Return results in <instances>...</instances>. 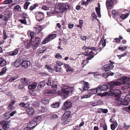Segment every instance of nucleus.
<instances>
[{
  "label": "nucleus",
  "mask_w": 130,
  "mask_h": 130,
  "mask_svg": "<svg viewBox=\"0 0 130 130\" xmlns=\"http://www.w3.org/2000/svg\"><path fill=\"white\" fill-rule=\"evenodd\" d=\"M124 84L130 85V78L125 77H122L116 81H111L107 83V84L110 88L113 87L115 86H119Z\"/></svg>",
  "instance_id": "f257e3e1"
},
{
  "label": "nucleus",
  "mask_w": 130,
  "mask_h": 130,
  "mask_svg": "<svg viewBox=\"0 0 130 130\" xmlns=\"http://www.w3.org/2000/svg\"><path fill=\"white\" fill-rule=\"evenodd\" d=\"M73 90V87L67 86H64L61 87V89L57 92V94L63 99H65L68 97Z\"/></svg>",
  "instance_id": "f03ea898"
},
{
  "label": "nucleus",
  "mask_w": 130,
  "mask_h": 130,
  "mask_svg": "<svg viewBox=\"0 0 130 130\" xmlns=\"http://www.w3.org/2000/svg\"><path fill=\"white\" fill-rule=\"evenodd\" d=\"M115 103L118 105H127L130 102V94H129L124 98V100L120 98H116Z\"/></svg>",
  "instance_id": "7ed1b4c3"
},
{
  "label": "nucleus",
  "mask_w": 130,
  "mask_h": 130,
  "mask_svg": "<svg viewBox=\"0 0 130 130\" xmlns=\"http://www.w3.org/2000/svg\"><path fill=\"white\" fill-rule=\"evenodd\" d=\"M121 94L120 91L118 89H110L108 91V95L110 96L114 95L116 98H120Z\"/></svg>",
  "instance_id": "20e7f679"
},
{
  "label": "nucleus",
  "mask_w": 130,
  "mask_h": 130,
  "mask_svg": "<svg viewBox=\"0 0 130 130\" xmlns=\"http://www.w3.org/2000/svg\"><path fill=\"white\" fill-rule=\"evenodd\" d=\"M57 85L56 84L52 85V89H46L44 91V94L46 95L49 94H53L55 93L57 89Z\"/></svg>",
  "instance_id": "39448f33"
},
{
  "label": "nucleus",
  "mask_w": 130,
  "mask_h": 130,
  "mask_svg": "<svg viewBox=\"0 0 130 130\" xmlns=\"http://www.w3.org/2000/svg\"><path fill=\"white\" fill-rule=\"evenodd\" d=\"M41 42L40 38L39 37H35L34 40H32V43L33 44V48L36 49L39 46Z\"/></svg>",
  "instance_id": "423d86ee"
},
{
  "label": "nucleus",
  "mask_w": 130,
  "mask_h": 130,
  "mask_svg": "<svg viewBox=\"0 0 130 130\" xmlns=\"http://www.w3.org/2000/svg\"><path fill=\"white\" fill-rule=\"evenodd\" d=\"M70 6L68 3H62L60 5V9L62 12L65 11L67 9H70Z\"/></svg>",
  "instance_id": "0eeeda50"
},
{
  "label": "nucleus",
  "mask_w": 130,
  "mask_h": 130,
  "mask_svg": "<svg viewBox=\"0 0 130 130\" xmlns=\"http://www.w3.org/2000/svg\"><path fill=\"white\" fill-rule=\"evenodd\" d=\"M81 83L82 85V88H79V89L82 92H83L85 90H88V89L90 87L89 83L84 81H82Z\"/></svg>",
  "instance_id": "6e6552de"
},
{
  "label": "nucleus",
  "mask_w": 130,
  "mask_h": 130,
  "mask_svg": "<svg viewBox=\"0 0 130 130\" xmlns=\"http://www.w3.org/2000/svg\"><path fill=\"white\" fill-rule=\"evenodd\" d=\"M56 36L55 34H50L45 38L42 41L43 44H45L48 42L49 41L52 40Z\"/></svg>",
  "instance_id": "1a4fd4ad"
},
{
  "label": "nucleus",
  "mask_w": 130,
  "mask_h": 130,
  "mask_svg": "<svg viewBox=\"0 0 130 130\" xmlns=\"http://www.w3.org/2000/svg\"><path fill=\"white\" fill-rule=\"evenodd\" d=\"M72 105V103L70 102L67 101L64 103L62 109L64 110H69L71 108Z\"/></svg>",
  "instance_id": "9d476101"
},
{
  "label": "nucleus",
  "mask_w": 130,
  "mask_h": 130,
  "mask_svg": "<svg viewBox=\"0 0 130 130\" xmlns=\"http://www.w3.org/2000/svg\"><path fill=\"white\" fill-rule=\"evenodd\" d=\"M35 15L36 20L39 21L42 20L44 16V13L41 11L37 12L36 13Z\"/></svg>",
  "instance_id": "9b49d317"
},
{
  "label": "nucleus",
  "mask_w": 130,
  "mask_h": 130,
  "mask_svg": "<svg viewBox=\"0 0 130 130\" xmlns=\"http://www.w3.org/2000/svg\"><path fill=\"white\" fill-rule=\"evenodd\" d=\"M113 67V65L109 64L104 66L101 68V69L102 70L106 71V72H108L110 71L109 70L112 69Z\"/></svg>",
  "instance_id": "f8f14e48"
},
{
  "label": "nucleus",
  "mask_w": 130,
  "mask_h": 130,
  "mask_svg": "<svg viewBox=\"0 0 130 130\" xmlns=\"http://www.w3.org/2000/svg\"><path fill=\"white\" fill-rule=\"evenodd\" d=\"M1 125L3 126V128L5 130L8 129L10 126L8 124V122L5 121H2L0 122Z\"/></svg>",
  "instance_id": "ddd939ff"
},
{
  "label": "nucleus",
  "mask_w": 130,
  "mask_h": 130,
  "mask_svg": "<svg viewBox=\"0 0 130 130\" xmlns=\"http://www.w3.org/2000/svg\"><path fill=\"white\" fill-rule=\"evenodd\" d=\"M114 0H107L106 2V6L107 8L110 9L112 8Z\"/></svg>",
  "instance_id": "4468645a"
},
{
  "label": "nucleus",
  "mask_w": 130,
  "mask_h": 130,
  "mask_svg": "<svg viewBox=\"0 0 130 130\" xmlns=\"http://www.w3.org/2000/svg\"><path fill=\"white\" fill-rule=\"evenodd\" d=\"M22 60L23 61L21 65L22 67L26 68L30 66V61L27 60Z\"/></svg>",
  "instance_id": "2eb2a0df"
},
{
  "label": "nucleus",
  "mask_w": 130,
  "mask_h": 130,
  "mask_svg": "<svg viewBox=\"0 0 130 130\" xmlns=\"http://www.w3.org/2000/svg\"><path fill=\"white\" fill-rule=\"evenodd\" d=\"M21 81L23 84L25 86L29 85L31 82L29 79L26 78L21 79Z\"/></svg>",
  "instance_id": "dca6fc26"
},
{
  "label": "nucleus",
  "mask_w": 130,
  "mask_h": 130,
  "mask_svg": "<svg viewBox=\"0 0 130 130\" xmlns=\"http://www.w3.org/2000/svg\"><path fill=\"white\" fill-rule=\"evenodd\" d=\"M26 111L28 114L30 115L34 114L35 112L34 109L32 107H29L26 109Z\"/></svg>",
  "instance_id": "f3484780"
},
{
  "label": "nucleus",
  "mask_w": 130,
  "mask_h": 130,
  "mask_svg": "<svg viewBox=\"0 0 130 130\" xmlns=\"http://www.w3.org/2000/svg\"><path fill=\"white\" fill-rule=\"evenodd\" d=\"M37 125L35 121H31L29 123H28V125L31 129L32 130Z\"/></svg>",
  "instance_id": "a211bd4d"
},
{
  "label": "nucleus",
  "mask_w": 130,
  "mask_h": 130,
  "mask_svg": "<svg viewBox=\"0 0 130 130\" xmlns=\"http://www.w3.org/2000/svg\"><path fill=\"white\" fill-rule=\"evenodd\" d=\"M23 61L21 59H18L14 62V65L16 67H18L21 64Z\"/></svg>",
  "instance_id": "6ab92c4d"
},
{
  "label": "nucleus",
  "mask_w": 130,
  "mask_h": 130,
  "mask_svg": "<svg viewBox=\"0 0 130 130\" xmlns=\"http://www.w3.org/2000/svg\"><path fill=\"white\" fill-rule=\"evenodd\" d=\"M108 86L106 85H103L101 86H99L97 88L101 91H106L108 89Z\"/></svg>",
  "instance_id": "aec40b11"
},
{
  "label": "nucleus",
  "mask_w": 130,
  "mask_h": 130,
  "mask_svg": "<svg viewBox=\"0 0 130 130\" xmlns=\"http://www.w3.org/2000/svg\"><path fill=\"white\" fill-rule=\"evenodd\" d=\"M114 74L113 73L111 72L110 71H108V72H106L105 73L102 74V75L104 78H106L109 76H112Z\"/></svg>",
  "instance_id": "412c9836"
},
{
  "label": "nucleus",
  "mask_w": 130,
  "mask_h": 130,
  "mask_svg": "<svg viewBox=\"0 0 130 130\" xmlns=\"http://www.w3.org/2000/svg\"><path fill=\"white\" fill-rule=\"evenodd\" d=\"M98 88L97 87L95 88L92 89L88 90V92L90 94H94L98 92Z\"/></svg>",
  "instance_id": "4be33fe9"
},
{
  "label": "nucleus",
  "mask_w": 130,
  "mask_h": 130,
  "mask_svg": "<svg viewBox=\"0 0 130 130\" xmlns=\"http://www.w3.org/2000/svg\"><path fill=\"white\" fill-rule=\"evenodd\" d=\"M34 28V30L35 31L36 34H38L41 31V27L40 25L36 26Z\"/></svg>",
  "instance_id": "5701e85b"
},
{
  "label": "nucleus",
  "mask_w": 130,
  "mask_h": 130,
  "mask_svg": "<svg viewBox=\"0 0 130 130\" xmlns=\"http://www.w3.org/2000/svg\"><path fill=\"white\" fill-rule=\"evenodd\" d=\"M37 85V82H35L33 83L32 84L29 85L28 87L29 89H35Z\"/></svg>",
  "instance_id": "b1692460"
},
{
  "label": "nucleus",
  "mask_w": 130,
  "mask_h": 130,
  "mask_svg": "<svg viewBox=\"0 0 130 130\" xmlns=\"http://www.w3.org/2000/svg\"><path fill=\"white\" fill-rule=\"evenodd\" d=\"M19 51L17 49H15L12 51L9 52V54L10 55L13 56L17 55Z\"/></svg>",
  "instance_id": "393cba45"
},
{
  "label": "nucleus",
  "mask_w": 130,
  "mask_h": 130,
  "mask_svg": "<svg viewBox=\"0 0 130 130\" xmlns=\"http://www.w3.org/2000/svg\"><path fill=\"white\" fill-rule=\"evenodd\" d=\"M60 103L59 102L53 103L51 105V107L53 108H58L59 107Z\"/></svg>",
  "instance_id": "a878e982"
},
{
  "label": "nucleus",
  "mask_w": 130,
  "mask_h": 130,
  "mask_svg": "<svg viewBox=\"0 0 130 130\" xmlns=\"http://www.w3.org/2000/svg\"><path fill=\"white\" fill-rule=\"evenodd\" d=\"M106 40L104 39V38H102L100 42L99 43L100 44H102L103 47H105L106 45Z\"/></svg>",
  "instance_id": "bb28decb"
},
{
  "label": "nucleus",
  "mask_w": 130,
  "mask_h": 130,
  "mask_svg": "<svg viewBox=\"0 0 130 130\" xmlns=\"http://www.w3.org/2000/svg\"><path fill=\"white\" fill-rule=\"evenodd\" d=\"M34 119L35 120V121L37 124L39 123H38V122H39L41 120L42 117L40 116H35L34 117Z\"/></svg>",
  "instance_id": "cd10ccee"
},
{
  "label": "nucleus",
  "mask_w": 130,
  "mask_h": 130,
  "mask_svg": "<svg viewBox=\"0 0 130 130\" xmlns=\"http://www.w3.org/2000/svg\"><path fill=\"white\" fill-rule=\"evenodd\" d=\"M40 105V103L38 101H34L32 103V105L33 107H39Z\"/></svg>",
  "instance_id": "c85d7f7f"
},
{
  "label": "nucleus",
  "mask_w": 130,
  "mask_h": 130,
  "mask_svg": "<svg viewBox=\"0 0 130 130\" xmlns=\"http://www.w3.org/2000/svg\"><path fill=\"white\" fill-rule=\"evenodd\" d=\"M33 44L32 43V40L30 41V40L29 42L27 44L26 46L28 48H30V47H32L33 48Z\"/></svg>",
  "instance_id": "c756f323"
},
{
  "label": "nucleus",
  "mask_w": 130,
  "mask_h": 130,
  "mask_svg": "<svg viewBox=\"0 0 130 130\" xmlns=\"http://www.w3.org/2000/svg\"><path fill=\"white\" fill-rule=\"evenodd\" d=\"M61 69V68L60 66L55 65L54 67V70L55 72H60V70Z\"/></svg>",
  "instance_id": "7c9ffc66"
},
{
  "label": "nucleus",
  "mask_w": 130,
  "mask_h": 130,
  "mask_svg": "<svg viewBox=\"0 0 130 130\" xmlns=\"http://www.w3.org/2000/svg\"><path fill=\"white\" fill-rule=\"evenodd\" d=\"M118 124L117 122H114L110 125L111 128L113 130H114L116 127L117 126Z\"/></svg>",
  "instance_id": "2f4dec72"
},
{
  "label": "nucleus",
  "mask_w": 130,
  "mask_h": 130,
  "mask_svg": "<svg viewBox=\"0 0 130 130\" xmlns=\"http://www.w3.org/2000/svg\"><path fill=\"white\" fill-rule=\"evenodd\" d=\"M95 10L98 17L100 18L101 16L100 12V9L98 7H96L95 8Z\"/></svg>",
  "instance_id": "473e14b6"
},
{
  "label": "nucleus",
  "mask_w": 130,
  "mask_h": 130,
  "mask_svg": "<svg viewBox=\"0 0 130 130\" xmlns=\"http://www.w3.org/2000/svg\"><path fill=\"white\" fill-rule=\"evenodd\" d=\"M51 78H48V82H46V84L47 86H50L51 85L52 86V84H53V81L52 82V83H51Z\"/></svg>",
  "instance_id": "72a5a7b5"
},
{
  "label": "nucleus",
  "mask_w": 130,
  "mask_h": 130,
  "mask_svg": "<svg viewBox=\"0 0 130 130\" xmlns=\"http://www.w3.org/2000/svg\"><path fill=\"white\" fill-rule=\"evenodd\" d=\"M43 104H48L49 102V101L48 100L45 98H42L41 100Z\"/></svg>",
  "instance_id": "f704fd0d"
},
{
  "label": "nucleus",
  "mask_w": 130,
  "mask_h": 130,
  "mask_svg": "<svg viewBox=\"0 0 130 130\" xmlns=\"http://www.w3.org/2000/svg\"><path fill=\"white\" fill-rule=\"evenodd\" d=\"M59 9L57 8H55L53 9V10H51L50 11V13L51 14L56 13L57 12H59Z\"/></svg>",
  "instance_id": "c9c22d12"
},
{
  "label": "nucleus",
  "mask_w": 130,
  "mask_h": 130,
  "mask_svg": "<svg viewBox=\"0 0 130 130\" xmlns=\"http://www.w3.org/2000/svg\"><path fill=\"white\" fill-rule=\"evenodd\" d=\"M112 13L113 18H115L116 16L118 15V11L114 9L112 10Z\"/></svg>",
  "instance_id": "e433bc0d"
},
{
  "label": "nucleus",
  "mask_w": 130,
  "mask_h": 130,
  "mask_svg": "<svg viewBox=\"0 0 130 130\" xmlns=\"http://www.w3.org/2000/svg\"><path fill=\"white\" fill-rule=\"evenodd\" d=\"M45 82L44 81L40 82L38 85L41 88H43L45 85Z\"/></svg>",
  "instance_id": "4c0bfd02"
},
{
  "label": "nucleus",
  "mask_w": 130,
  "mask_h": 130,
  "mask_svg": "<svg viewBox=\"0 0 130 130\" xmlns=\"http://www.w3.org/2000/svg\"><path fill=\"white\" fill-rule=\"evenodd\" d=\"M45 67L50 72L52 73L53 72V70L50 66L47 65H46Z\"/></svg>",
  "instance_id": "58836bf2"
},
{
  "label": "nucleus",
  "mask_w": 130,
  "mask_h": 130,
  "mask_svg": "<svg viewBox=\"0 0 130 130\" xmlns=\"http://www.w3.org/2000/svg\"><path fill=\"white\" fill-rule=\"evenodd\" d=\"M14 10L15 11H21V8L20 6L19 5H17L14 7Z\"/></svg>",
  "instance_id": "ea45409f"
},
{
  "label": "nucleus",
  "mask_w": 130,
  "mask_h": 130,
  "mask_svg": "<svg viewBox=\"0 0 130 130\" xmlns=\"http://www.w3.org/2000/svg\"><path fill=\"white\" fill-rule=\"evenodd\" d=\"M7 68L6 67L3 68L2 70V71L0 72V75H2L3 74H5L6 72Z\"/></svg>",
  "instance_id": "a19ab883"
},
{
  "label": "nucleus",
  "mask_w": 130,
  "mask_h": 130,
  "mask_svg": "<svg viewBox=\"0 0 130 130\" xmlns=\"http://www.w3.org/2000/svg\"><path fill=\"white\" fill-rule=\"evenodd\" d=\"M129 15V13H127L125 14H122L120 16V18L123 19H124L126 18Z\"/></svg>",
  "instance_id": "79ce46f5"
},
{
  "label": "nucleus",
  "mask_w": 130,
  "mask_h": 130,
  "mask_svg": "<svg viewBox=\"0 0 130 130\" xmlns=\"http://www.w3.org/2000/svg\"><path fill=\"white\" fill-rule=\"evenodd\" d=\"M9 17V15L8 14H5L4 16V20L6 23L8 20V18Z\"/></svg>",
  "instance_id": "37998d69"
},
{
  "label": "nucleus",
  "mask_w": 130,
  "mask_h": 130,
  "mask_svg": "<svg viewBox=\"0 0 130 130\" xmlns=\"http://www.w3.org/2000/svg\"><path fill=\"white\" fill-rule=\"evenodd\" d=\"M30 4V3L29 2H26L24 4V8L25 9H27L28 8V6Z\"/></svg>",
  "instance_id": "c03bdc74"
},
{
  "label": "nucleus",
  "mask_w": 130,
  "mask_h": 130,
  "mask_svg": "<svg viewBox=\"0 0 130 130\" xmlns=\"http://www.w3.org/2000/svg\"><path fill=\"white\" fill-rule=\"evenodd\" d=\"M16 77H11L8 80L10 82H12L17 78Z\"/></svg>",
  "instance_id": "a18cd8bd"
},
{
  "label": "nucleus",
  "mask_w": 130,
  "mask_h": 130,
  "mask_svg": "<svg viewBox=\"0 0 130 130\" xmlns=\"http://www.w3.org/2000/svg\"><path fill=\"white\" fill-rule=\"evenodd\" d=\"M34 33L33 32H31L30 33V35L31 37L30 41H32L33 40H34L35 37H34Z\"/></svg>",
  "instance_id": "49530a36"
},
{
  "label": "nucleus",
  "mask_w": 130,
  "mask_h": 130,
  "mask_svg": "<svg viewBox=\"0 0 130 130\" xmlns=\"http://www.w3.org/2000/svg\"><path fill=\"white\" fill-rule=\"evenodd\" d=\"M2 61L0 63V65L1 66L3 67L7 63L5 60H4L2 59Z\"/></svg>",
  "instance_id": "de8ad7c7"
},
{
  "label": "nucleus",
  "mask_w": 130,
  "mask_h": 130,
  "mask_svg": "<svg viewBox=\"0 0 130 130\" xmlns=\"http://www.w3.org/2000/svg\"><path fill=\"white\" fill-rule=\"evenodd\" d=\"M69 117L67 116H65L64 115V114L61 118V119L63 121H65Z\"/></svg>",
  "instance_id": "09e8293b"
},
{
  "label": "nucleus",
  "mask_w": 130,
  "mask_h": 130,
  "mask_svg": "<svg viewBox=\"0 0 130 130\" xmlns=\"http://www.w3.org/2000/svg\"><path fill=\"white\" fill-rule=\"evenodd\" d=\"M12 2V0H6L4 2V4H8Z\"/></svg>",
  "instance_id": "8fccbe9b"
},
{
  "label": "nucleus",
  "mask_w": 130,
  "mask_h": 130,
  "mask_svg": "<svg viewBox=\"0 0 130 130\" xmlns=\"http://www.w3.org/2000/svg\"><path fill=\"white\" fill-rule=\"evenodd\" d=\"M37 6L36 4H34L32 6H31L29 9L31 11H32L34 9L36 8V7Z\"/></svg>",
  "instance_id": "3c124183"
},
{
  "label": "nucleus",
  "mask_w": 130,
  "mask_h": 130,
  "mask_svg": "<svg viewBox=\"0 0 130 130\" xmlns=\"http://www.w3.org/2000/svg\"><path fill=\"white\" fill-rule=\"evenodd\" d=\"M71 114V112L70 111H68L64 113V114L65 116H67L69 117L70 116Z\"/></svg>",
  "instance_id": "603ef678"
},
{
  "label": "nucleus",
  "mask_w": 130,
  "mask_h": 130,
  "mask_svg": "<svg viewBox=\"0 0 130 130\" xmlns=\"http://www.w3.org/2000/svg\"><path fill=\"white\" fill-rule=\"evenodd\" d=\"M19 21L22 24L26 25L27 24V22L26 20L25 19L23 20L20 19L19 20Z\"/></svg>",
  "instance_id": "864d4df0"
},
{
  "label": "nucleus",
  "mask_w": 130,
  "mask_h": 130,
  "mask_svg": "<svg viewBox=\"0 0 130 130\" xmlns=\"http://www.w3.org/2000/svg\"><path fill=\"white\" fill-rule=\"evenodd\" d=\"M12 104L9 103V105L8 107V109H9L10 110H11L14 109V107H13V105L11 104Z\"/></svg>",
  "instance_id": "5fc2aeb1"
},
{
  "label": "nucleus",
  "mask_w": 130,
  "mask_h": 130,
  "mask_svg": "<svg viewBox=\"0 0 130 130\" xmlns=\"http://www.w3.org/2000/svg\"><path fill=\"white\" fill-rule=\"evenodd\" d=\"M127 48L126 47H122L119 46L118 47V49L120 51H123L125 50Z\"/></svg>",
  "instance_id": "6e6d98bb"
},
{
  "label": "nucleus",
  "mask_w": 130,
  "mask_h": 130,
  "mask_svg": "<svg viewBox=\"0 0 130 130\" xmlns=\"http://www.w3.org/2000/svg\"><path fill=\"white\" fill-rule=\"evenodd\" d=\"M51 117L52 119H57L58 118V116L56 114H53L51 116Z\"/></svg>",
  "instance_id": "4d7b16f0"
},
{
  "label": "nucleus",
  "mask_w": 130,
  "mask_h": 130,
  "mask_svg": "<svg viewBox=\"0 0 130 130\" xmlns=\"http://www.w3.org/2000/svg\"><path fill=\"white\" fill-rule=\"evenodd\" d=\"M3 37L4 40H6L8 37L6 34V32L5 31H3Z\"/></svg>",
  "instance_id": "13d9d810"
},
{
  "label": "nucleus",
  "mask_w": 130,
  "mask_h": 130,
  "mask_svg": "<svg viewBox=\"0 0 130 130\" xmlns=\"http://www.w3.org/2000/svg\"><path fill=\"white\" fill-rule=\"evenodd\" d=\"M124 109L128 112H130V105L128 107L125 108Z\"/></svg>",
  "instance_id": "bf43d9fd"
},
{
  "label": "nucleus",
  "mask_w": 130,
  "mask_h": 130,
  "mask_svg": "<svg viewBox=\"0 0 130 130\" xmlns=\"http://www.w3.org/2000/svg\"><path fill=\"white\" fill-rule=\"evenodd\" d=\"M22 17L23 18H26L27 17V15L26 13H23L22 16Z\"/></svg>",
  "instance_id": "052dcab7"
},
{
  "label": "nucleus",
  "mask_w": 130,
  "mask_h": 130,
  "mask_svg": "<svg viewBox=\"0 0 130 130\" xmlns=\"http://www.w3.org/2000/svg\"><path fill=\"white\" fill-rule=\"evenodd\" d=\"M94 73V76L95 77H97V76H99V75H101V74H100V73H97V72H95V73L92 72V73Z\"/></svg>",
  "instance_id": "680f3d73"
},
{
  "label": "nucleus",
  "mask_w": 130,
  "mask_h": 130,
  "mask_svg": "<svg viewBox=\"0 0 130 130\" xmlns=\"http://www.w3.org/2000/svg\"><path fill=\"white\" fill-rule=\"evenodd\" d=\"M10 113H8L5 114V118L6 119H8L10 117Z\"/></svg>",
  "instance_id": "e2e57ef3"
},
{
  "label": "nucleus",
  "mask_w": 130,
  "mask_h": 130,
  "mask_svg": "<svg viewBox=\"0 0 130 130\" xmlns=\"http://www.w3.org/2000/svg\"><path fill=\"white\" fill-rule=\"evenodd\" d=\"M81 4L83 5L86 6L88 5L89 4V3H88L87 1L86 2L82 1V2Z\"/></svg>",
  "instance_id": "0e129e2a"
},
{
  "label": "nucleus",
  "mask_w": 130,
  "mask_h": 130,
  "mask_svg": "<svg viewBox=\"0 0 130 130\" xmlns=\"http://www.w3.org/2000/svg\"><path fill=\"white\" fill-rule=\"evenodd\" d=\"M90 96L89 95H84L81 97V99H82L84 98H87L89 97Z\"/></svg>",
  "instance_id": "69168bd1"
},
{
  "label": "nucleus",
  "mask_w": 130,
  "mask_h": 130,
  "mask_svg": "<svg viewBox=\"0 0 130 130\" xmlns=\"http://www.w3.org/2000/svg\"><path fill=\"white\" fill-rule=\"evenodd\" d=\"M97 112L99 113H103V109L101 108H99Z\"/></svg>",
  "instance_id": "338daca9"
},
{
  "label": "nucleus",
  "mask_w": 130,
  "mask_h": 130,
  "mask_svg": "<svg viewBox=\"0 0 130 130\" xmlns=\"http://www.w3.org/2000/svg\"><path fill=\"white\" fill-rule=\"evenodd\" d=\"M55 57L56 58H62V57L61 55L59 53L57 54L55 56Z\"/></svg>",
  "instance_id": "774afa93"
}]
</instances>
